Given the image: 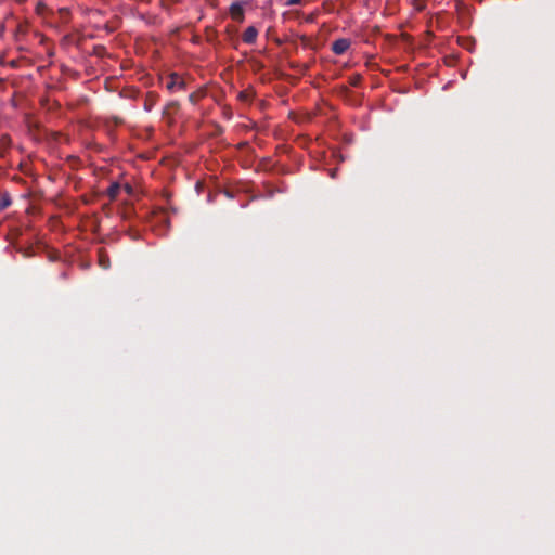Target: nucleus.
Masks as SVG:
<instances>
[{
    "mask_svg": "<svg viewBox=\"0 0 555 555\" xmlns=\"http://www.w3.org/2000/svg\"><path fill=\"white\" fill-rule=\"evenodd\" d=\"M121 191L130 194L132 192V188L129 184L121 185L118 182H114L108 186L107 195L111 199H115L118 197Z\"/></svg>",
    "mask_w": 555,
    "mask_h": 555,
    "instance_id": "1",
    "label": "nucleus"
},
{
    "mask_svg": "<svg viewBox=\"0 0 555 555\" xmlns=\"http://www.w3.org/2000/svg\"><path fill=\"white\" fill-rule=\"evenodd\" d=\"M185 87H186V83L181 76H179L176 73H173L169 76V80L167 82L168 90H170V91L184 90Z\"/></svg>",
    "mask_w": 555,
    "mask_h": 555,
    "instance_id": "2",
    "label": "nucleus"
},
{
    "mask_svg": "<svg viewBox=\"0 0 555 555\" xmlns=\"http://www.w3.org/2000/svg\"><path fill=\"white\" fill-rule=\"evenodd\" d=\"M349 48H350V40L346 39V38L337 39L332 43V51L336 55L344 54Z\"/></svg>",
    "mask_w": 555,
    "mask_h": 555,
    "instance_id": "3",
    "label": "nucleus"
},
{
    "mask_svg": "<svg viewBox=\"0 0 555 555\" xmlns=\"http://www.w3.org/2000/svg\"><path fill=\"white\" fill-rule=\"evenodd\" d=\"M257 36H258V30L254 26H249L243 33L242 40L245 43L253 44L256 42Z\"/></svg>",
    "mask_w": 555,
    "mask_h": 555,
    "instance_id": "4",
    "label": "nucleus"
},
{
    "mask_svg": "<svg viewBox=\"0 0 555 555\" xmlns=\"http://www.w3.org/2000/svg\"><path fill=\"white\" fill-rule=\"evenodd\" d=\"M230 14L233 20L242 22L244 18V10L240 3H232L230 7Z\"/></svg>",
    "mask_w": 555,
    "mask_h": 555,
    "instance_id": "5",
    "label": "nucleus"
},
{
    "mask_svg": "<svg viewBox=\"0 0 555 555\" xmlns=\"http://www.w3.org/2000/svg\"><path fill=\"white\" fill-rule=\"evenodd\" d=\"M99 264L103 269H108L111 266L108 257L102 250L99 253Z\"/></svg>",
    "mask_w": 555,
    "mask_h": 555,
    "instance_id": "6",
    "label": "nucleus"
},
{
    "mask_svg": "<svg viewBox=\"0 0 555 555\" xmlns=\"http://www.w3.org/2000/svg\"><path fill=\"white\" fill-rule=\"evenodd\" d=\"M362 81V76L360 74H353L349 77V83L352 86V87H358L360 86Z\"/></svg>",
    "mask_w": 555,
    "mask_h": 555,
    "instance_id": "7",
    "label": "nucleus"
},
{
    "mask_svg": "<svg viewBox=\"0 0 555 555\" xmlns=\"http://www.w3.org/2000/svg\"><path fill=\"white\" fill-rule=\"evenodd\" d=\"M11 205V197L8 194H3L0 197V208H7Z\"/></svg>",
    "mask_w": 555,
    "mask_h": 555,
    "instance_id": "8",
    "label": "nucleus"
},
{
    "mask_svg": "<svg viewBox=\"0 0 555 555\" xmlns=\"http://www.w3.org/2000/svg\"><path fill=\"white\" fill-rule=\"evenodd\" d=\"M165 210H151V212L149 214L151 217H159L162 219H165L166 216H164L162 212H164Z\"/></svg>",
    "mask_w": 555,
    "mask_h": 555,
    "instance_id": "9",
    "label": "nucleus"
},
{
    "mask_svg": "<svg viewBox=\"0 0 555 555\" xmlns=\"http://www.w3.org/2000/svg\"><path fill=\"white\" fill-rule=\"evenodd\" d=\"M238 98L242 101H249L250 100V94L247 91H242V92H240Z\"/></svg>",
    "mask_w": 555,
    "mask_h": 555,
    "instance_id": "10",
    "label": "nucleus"
},
{
    "mask_svg": "<svg viewBox=\"0 0 555 555\" xmlns=\"http://www.w3.org/2000/svg\"><path fill=\"white\" fill-rule=\"evenodd\" d=\"M44 8H46L44 3H42V2H38V3H37V7H36V12H37L38 14H42V12H43Z\"/></svg>",
    "mask_w": 555,
    "mask_h": 555,
    "instance_id": "11",
    "label": "nucleus"
},
{
    "mask_svg": "<svg viewBox=\"0 0 555 555\" xmlns=\"http://www.w3.org/2000/svg\"><path fill=\"white\" fill-rule=\"evenodd\" d=\"M301 2V0H287L286 5H297Z\"/></svg>",
    "mask_w": 555,
    "mask_h": 555,
    "instance_id": "12",
    "label": "nucleus"
},
{
    "mask_svg": "<svg viewBox=\"0 0 555 555\" xmlns=\"http://www.w3.org/2000/svg\"><path fill=\"white\" fill-rule=\"evenodd\" d=\"M178 106V103L177 102H170L167 104L166 106V111L170 109V108H173V107H177Z\"/></svg>",
    "mask_w": 555,
    "mask_h": 555,
    "instance_id": "13",
    "label": "nucleus"
},
{
    "mask_svg": "<svg viewBox=\"0 0 555 555\" xmlns=\"http://www.w3.org/2000/svg\"><path fill=\"white\" fill-rule=\"evenodd\" d=\"M189 101H190L191 103H195V102H196V94H195V93H191V94L189 95Z\"/></svg>",
    "mask_w": 555,
    "mask_h": 555,
    "instance_id": "14",
    "label": "nucleus"
},
{
    "mask_svg": "<svg viewBox=\"0 0 555 555\" xmlns=\"http://www.w3.org/2000/svg\"><path fill=\"white\" fill-rule=\"evenodd\" d=\"M18 4H24L27 0H15Z\"/></svg>",
    "mask_w": 555,
    "mask_h": 555,
    "instance_id": "15",
    "label": "nucleus"
},
{
    "mask_svg": "<svg viewBox=\"0 0 555 555\" xmlns=\"http://www.w3.org/2000/svg\"><path fill=\"white\" fill-rule=\"evenodd\" d=\"M149 106H151V103H147V105H145V109H150Z\"/></svg>",
    "mask_w": 555,
    "mask_h": 555,
    "instance_id": "16",
    "label": "nucleus"
},
{
    "mask_svg": "<svg viewBox=\"0 0 555 555\" xmlns=\"http://www.w3.org/2000/svg\"><path fill=\"white\" fill-rule=\"evenodd\" d=\"M149 106H151V103H147V105H145V109H150Z\"/></svg>",
    "mask_w": 555,
    "mask_h": 555,
    "instance_id": "17",
    "label": "nucleus"
},
{
    "mask_svg": "<svg viewBox=\"0 0 555 555\" xmlns=\"http://www.w3.org/2000/svg\"><path fill=\"white\" fill-rule=\"evenodd\" d=\"M131 211H132V210H128V212H131ZM122 212H127V210H126V209H122Z\"/></svg>",
    "mask_w": 555,
    "mask_h": 555,
    "instance_id": "18",
    "label": "nucleus"
}]
</instances>
